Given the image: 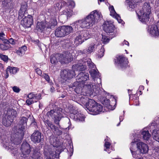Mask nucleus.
Returning a JSON list of instances; mask_svg holds the SVG:
<instances>
[{
  "label": "nucleus",
  "mask_w": 159,
  "mask_h": 159,
  "mask_svg": "<svg viewBox=\"0 0 159 159\" xmlns=\"http://www.w3.org/2000/svg\"><path fill=\"white\" fill-rule=\"evenodd\" d=\"M152 136L154 140L159 142V130H153L152 132Z\"/></svg>",
  "instance_id": "79ce46f5"
},
{
  "label": "nucleus",
  "mask_w": 159,
  "mask_h": 159,
  "mask_svg": "<svg viewBox=\"0 0 159 159\" xmlns=\"http://www.w3.org/2000/svg\"><path fill=\"white\" fill-rule=\"evenodd\" d=\"M36 71L37 73L39 75H41L42 74L41 70L39 68H37L36 69Z\"/></svg>",
  "instance_id": "680f3d73"
},
{
  "label": "nucleus",
  "mask_w": 159,
  "mask_h": 159,
  "mask_svg": "<svg viewBox=\"0 0 159 159\" xmlns=\"http://www.w3.org/2000/svg\"><path fill=\"white\" fill-rule=\"evenodd\" d=\"M69 5L70 6L72 7H74L75 4V2L72 1H70L69 2Z\"/></svg>",
  "instance_id": "052dcab7"
},
{
  "label": "nucleus",
  "mask_w": 159,
  "mask_h": 159,
  "mask_svg": "<svg viewBox=\"0 0 159 159\" xmlns=\"http://www.w3.org/2000/svg\"><path fill=\"white\" fill-rule=\"evenodd\" d=\"M95 45V43H92L89 45L88 49H87L88 53L90 54L94 50Z\"/></svg>",
  "instance_id": "49530a36"
},
{
  "label": "nucleus",
  "mask_w": 159,
  "mask_h": 159,
  "mask_svg": "<svg viewBox=\"0 0 159 159\" xmlns=\"http://www.w3.org/2000/svg\"><path fill=\"white\" fill-rule=\"evenodd\" d=\"M49 141L50 144L54 147H57L59 145V142L57 140V138L53 135L49 137Z\"/></svg>",
  "instance_id": "7c9ffc66"
},
{
  "label": "nucleus",
  "mask_w": 159,
  "mask_h": 159,
  "mask_svg": "<svg viewBox=\"0 0 159 159\" xmlns=\"http://www.w3.org/2000/svg\"><path fill=\"white\" fill-rule=\"evenodd\" d=\"M104 30L107 33H113L114 31V26L110 21H105L103 24Z\"/></svg>",
  "instance_id": "f3484780"
},
{
  "label": "nucleus",
  "mask_w": 159,
  "mask_h": 159,
  "mask_svg": "<svg viewBox=\"0 0 159 159\" xmlns=\"http://www.w3.org/2000/svg\"><path fill=\"white\" fill-rule=\"evenodd\" d=\"M8 118L11 119L13 121L14 119L16 118L17 115V112L16 110L14 109L9 108L7 112V114L5 115Z\"/></svg>",
  "instance_id": "6ab92c4d"
},
{
  "label": "nucleus",
  "mask_w": 159,
  "mask_h": 159,
  "mask_svg": "<svg viewBox=\"0 0 159 159\" xmlns=\"http://www.w3.org/2000/svg\"><path fill=\"white\" fill-rule=\"evenodd\" d=\"M104 51L105 50L104 48L102 46L100 49V52H99V55L100 57H103L104 55Z\"/></svg>",
  "instance_id": "5fc2aeb1"
},
{
  "label": "nucleus",
  "mask_w": 159,
  "mask_h": 159,
  "mask_svg": "<svg viewBox=\"0 0 159 159\" xmlns=\"http://www.w3.org/2000/svg\"><path fill=\"white\" fill-rule=\"evenodd\" d=\"M148 31L153 36H159V21L157 23L156 25H152L149 28Z\"/></svg>",
  "instance_id": "ddd939ff"
},
{
  "label": "nucleus",
  "mask_w": 159,
  "mask_h": 159,
  "mask_svg": "<svg viewBox=\"0 0 159 159\" xmlns=\"http://www.w3.org/2000/svg\"><path fill=\"white\" fill-rule=\"evenodd\" d=\"M24 16V18L21 21V24L25 28L30 27L33 22V20L32 16L30 15Z\"/></svg>",
  "instance_id": "9d476101"
},
{
  "label": "nucleus",
  "mask_w": 159,
  "mask_h": 159,
  "mask_svg": "<svg viewBox=\"0 0 159 159\" xmlns=\"http://www.w3.org/2000/svg\"><path fill=\"white\" fill-rule=\"evenodd\" d=\"M90 111L92 112L93 115H96L101 112L103 109L102 106L100 104L97 103Z\"/></svg>",
  "instance_id": "393cba45"
},
{
  "label": "nucleus",
  "mask_w": 159,
  "mask_h": 159,
  "mask_svg": "<svg viewBox=\"0 0 159 159\" xmlns=\"http://www.w3.org/2000/svg\"><path fill=\"white\" fill-rule=\"evenodd\" d=\"M29 98L26 101V103L28 105L37 102L41 99V95L40 93L34 94L33 93H30L27 96Z\"/></svg>",
  "instance_id": "1a4fd4ad"
},
{
  "label": "nucleus",
  "mask_w": 159,
  "mask_h": 159,
  "mask_svg": "<svg viewBox=\"0 0 159 159\" xmlns=\"http://www.w3.org/2000/svg\"><path fill=\"white\" fill-rule=\"evenodd\" d=\"M92 89L90 84H86L84 86L83 91L87 95H97L99 93V88L95 85H92Z\"/></svg>",
  "instance_id": "6e6552de"
},
{
  "label": "nucleus",
  "mask_w": 159,
  "mask_h": 159,
  "mask_svg": "<svg viewBox=\"0 0 159 159\" xmlns=\"http://www.w3.org/2000/svg\"><path fill=\"white\" fill-rule=\"evenodd\" d=\"M143 12H142V13ZM150 13H144L143 14L140 15H138L139 18V20L143 23H147L149 21L150 18L149 17V15Z\"/></svg>",
  "instance_id": "a878e982"
},
{
  "label": "nucleus",
  "mask_w": 159,
  "mask_h": 159,
  "mask_svg": "<svg viewBox=\"0 0 159 159\" xmlns=\"http://www.w3.org/2000/svg\"><path fill=\"white\" fill-rule=\"evenodd\" d=\"M44 155L46 159H54L55 158H58V154L55 151H50L49 152L45 151Z\"/></svg>",
  "instance_id": "b1692460"
},
{
  "label": "nucleus",
  "mask_w": 159,
  "mask_h": 159,
  "mask_svg": "<svg viewBox=\"0 0 159 159\" xmlns=\"http://www.w3.org/2000/svg\"><path fill=\"white\" fill-rule=\"evenodd\" d=\"M16 147L14 143H11V145H9L8 148L11 150H12L11 152L12 154L14 156H17L18 155V152H17V149L16 148ZM20 154H18L19 157H20ZM19 157L18 158H19Z\"/></svg>",
  "instance_id": "f704fd0d"
},
{
  "label": "nucleus",
  "mask_w": 159,
  "mask_h": 159,
  "mask_svg": "<svg viewBox=\"0 0 159 159\" xmlns=\"http://www.w3.org/2000/svg\"><path fill=\"white\" fill-rule=\"evenodd\" d=\"M137 141L134 139V141L131 143L130 150L133 157H135L136 156V152L134 151L136 148V142Z\"/></svg>",
  "instance_id": "72a5a7b5"
},
{
  "label": "nucleus",
  "mask_w": 159,
  "mask_h": 159,
  "mask_svg": "<svg viewBox=\"0 0 159 159\" xmlns=\"http://www.w3.org/2000/svg\"><path fill=\"white\" fill-rule=\"evenodd\" d=\"M75 34L76 36L75 39V43L78 45L81 44L84 41L80 31L76 32Z\"/></svg>",
  "instance_id": "cd10ccee"
},
{
  "label": "nucleus",
  "mask_w": 159,
  "mask_h": 159,
  "mask_svg": "<svg viewBox=\"0 0 159 159\" xmlns=\"http://www.w3.org/2000/svg\"><path fill=\"white\" fill-rule=\"evenodd\" d=\"M89 73L95 81L96 80H97V82H95V83L99 84L101 83V78H99L100 77L99 73L96 68L90 70L89 71Z\"/></svg>",
  "instance_id": "f8f14e48"
},
{
  "label": "nucleus",
  "mask_w": 159,
  "mask_h": 159,
  "mask_svg": "<svg viewBox=\"0 0 159 159\" xmlns=\"http://www.w3.org/2000/svg\"><path fill=\"white\" fill-rule=\"evenodd\" d=\"M62 14H61L60 16V18L65 17V20H66L68 19V17L70 16L72 14V11L71 9L68 8H66L62 11Z\"/></svg>",
  "instance_id": "4be33fe9"
},
{
  "label": "nucleus",
  "mask_w": 159,
  "mask_h": 159,
  "mask_svg": "<svg viewBox=\"0 0 159 159\" xmlns=\"http://www.w3.org/2000/svg\"><path fill=\"white\" fill-rule=\"evenodd\" d=\"M45 27L44 23L42 22H38L37 24L36 28L38 30L39 29L40 30H43Z\"/></svg>",
  "instance_id": "09e8293b"
},
{
  "label": "nucleus",
  "mask_w": 159,
  "mask_h": 159,
  "mask_svg": "<svg viewBox=\"0 0 159 159\" xmlns=\"http://www.w3.org/2000/svg\"><path fill=\"white\" fill-rule=\"evenodd\" d=\"M119 119H120V122L119 123L117 124V126H118L120 125V123L122 121V120H123V116H120V118H119Z\"/></svg>",
  "instance_id": "69168bd1"
},
{
  "label": "nucleus",
  "mask_w": 159,
  "mask_h": 159,
  "mask_svg": "<svg viewBox=\"0 0 159 159\" xmlns=\"http://www.w3.org/2000/svg\"><path fill=\"white\" fill-rule=\"evenodd\" d=\"M142 9L143 11H139L140 14H142V12L145 13H150L151 11V7L149 2H145L143 4Z\"/></svg>",
  "instance_id": "c85d7f7f"
},
{
  "label": "nucleus",
  "mask_w": 159,
  "mask_h": 159,
  "mask_svg": "<svg viewBox=\"0 0 159 159\" xmlns=\"http://www.w3.org/2000/svg\"><path fill=\"white\" fill-rule=\"evenodd\" d=\"M102 17V15L100 12L95 10L90 13L89 15L87 16L85 19L87 22L89 28L92 27L97 22L98 20Z\"/></svg>",
  "instance_id": "f03ea898"
},
{
  "label": "nucleus",
  "mask_w": 159,
  "mask_h": 159,
  "mask_svg": "<svg viewBox=\"0 0 159 159\" xmlns=\"http://www.w3.org/2000/svg\"><path fill=\"white\" fill-rule=\"evenodd\" d=\"M7 116L5 115L3 117L2 119V123L3 125L6 127H8L10 126L13 122L11 119L9 118H7Z\"/></svg>",
  "instance_id": "2f4dec72"
},
{
  "label": "nucleus",
  "mask_w": 159,
  "mask_h": 159,
  "mask_svg": "<svg viewBox=\"0 0 159 159\" xmlns=\"http://www.w3.org/2000/svg\"><path fill=\"white\" fill-rule=\"evenodd\" d=\"M84 61V65L86 66H86H87L91 69V70L96 68L94 64L92 62L90 59L88 58L85 59Z\"/></svg>",
  "instance_id": "473e14b6"
},
{
  "label": "nucleus",
  "mask_w": 159,
  "mask_h": 159,
  "mask_svg": "<svg viewBox=\"0 0 159 159\" xmlns=\"http://www.w3.org/2000/svg\"><path fill=\"white\" fill-rule=\"evenodd\" d=\"M73 70H75L81 71L86 69V66L84 65V62L83 64L81 63L76 64L72 66Z\"/></svg>",
  "instance_id": "c756f323"
},
{
  "label": "nucleus",
  "mask_w": 159,
  "mask_h": 159,
  "mask_svg": "<svg viewBox=\"0 0 159 159\" xmlns=\"http://www.w3.org/2000/svg\"><path fill=\"white\" fill-rule=\"evenodd\" d=\"M85 18L80 20H78L75 22L73 24V26L78 30L80 28L89 29V26Z\"/></svg>",
  "instance_id": "9b49d317"
},
{
  "label": "nucleus",
  "mask_w": 159,
  "mask_h": 159,
  "mask_svg": "<svg viewBox=\"0 0 159 159\" xmlns=\"http://www.w3.org/2000/svg\"><path fill=\"white\" fill-rule=\"evenodd\" d=\"M17 68L15 67L9 66L6 70V71L9 72L12 74H15L17 71Z\"/></svg>",
  "instance_id": "c03bdc74"
},
{
  "label": "nucleus",
  "mask_w": 159,
  "mask_h": 159,
  "mask_svg": "<svg viewBox=\"0 0 159 159\" xmlns=\"http://www.w3.org/2000/svg\"><path fill=\"white\" fill-rule=\"evenodd\" d=\"M27 7V5L25 2H24L21 3V7L18 13V19H21L24 16L27 15L26 12Z\"/></svg>",
  "instance_id": "4468645a"
},
{
  "label": "nucleus",
  "mask_w": 159,
  "mask_h": 159,
  "mask_svg": "<svg viewBox=\"0 0 159 159\" xmlns=\"http://www.w3.org/2000/svg\"><path fill=\"white\" fill-rule=\"evenodd\" d=\"M27 50V47L25 46H23L19 49L16 51V53L20 56H21L24 55L25 52Z\"/></svg>",
  "instance_id": "58836bf2"
},
{
  "label": "nucleus",
  "mask_w": 159,
  "mask_h": 159,
  "mask_svg": "<svg viewBox=\"0 0 159 159\" xmlns=\"http://www.w3.org/2000/svg\"><path fill=\"white\" fill-rule=\"evenodd\" d=\"M97 102L93 99H90L87 103V108L90 111L96 105Z\"/></svg>",
  "instance_id": "e433bc0d"
},
{
  "label": "nucleus",
  "mask_w": 159,
  "mask_h": 159,
  "mask_svg": "<svg viewBox=\"0 0 159 159\" xmlns=\"http://www.w3.org/2000/svg\"><path fill=\"white\" fill-rule=\"evenodd\" d=\"M57 24V22L56 17L52 18L49 22L48 27L50 29H52Z\"/></svg>",
  "instance_id": "ea45409f"
},
{
  "label": "nucleus",
  "mask_w": 159,
  "mask_h": 159,
  "mask_svg": "<svg viewBox=\"0 0 159 159\" xmlns=\"http://www.w3.org/2000/svg\"><path fill=\"white\" fill-rule=\"evenodd\" d=\"M0 57L1 59L4 61H7L8 60V57L6 55L0 54Z\"/></svg>",
  "instance_id": "864d4df0"
},
{
  "label": "nucleus",
  "mask_w": 159,
  "mask_h": 159,
  "mask_svg": "<svg viewBox=\"0 0 159 159\" xmlns=\"http://www.w3.org/2000/svg\"><path fill=\"white\" fill-rule=\"evenodd\" d=\"M63 111L62 108L58 107L51 110L47 113V116L51 117L53 120L54 123L57 125L58 127L56 126L51 121L48 120L44 121L45 125L49 127L54 134L56 135L59 136L62 134L59 122L61 119L64 117Z\"/></svg>",
  "instance_id": "f257e3e1"
},
{
  "label": "nucleus",
  "mask_w": 159,
  "mask_h": 159,
  "mask_svg": "<svg viewBox=\"0 0 159 159\" xmlns=\"http://www.w3.org/2000/svg\"><path fill=\"white\" fill-rule=\"evenodd\" d=\"M109 141L107 137V138L105 139V143L104 144L105 148L104 150L107 152L109 153L111 152V151H110L109 150L111 145V144Z\"/></svg>",
  "instance_id": "a19ab883"
},
{
  "label": "nucleus",
  "mask_w": 159,
  "mask_h": 159,
  "mask_svg": "<svg viewBox=\"0 0 159 159\" xmlns=\"http://www.w3.org/2000/svg\"><path fill=\"white\" fill-rule=\"evenodd\" d=\"M60 6H61L60 2L57 3L56 4V6L57 7V8L58 9H59V8L61 9Z\"/></svg>",
  "instance_id": "338daca9"
},
{
  "label": "nucleus",
  "mask_w": 159,
  "mask_h": 159,
  "mask_svg": "<svg viewBox=\"0 0 159 159\" xmlns=\"http://www.w3.org/2000/svg\"><path fill=\"white\" fill-rule=\"evenodd\" d=\"M60 75L63 81L65 82L71 79L75 76V74L73 70L65 69L61 71Z\"/></svg>",
  "instance_id": "0eeeda50"
},
{
  "label": "nucleus",
  "mask_w": 159,
  "mask_h": 159,
  "mask_svg": "<svg viewBox=\"0 0 159 159\" xmlns=\"http://www.w3.org/2000/svg\"><path fill=\"white\" fill-rule=\"evenodd\" d=\"M28 118L25 117H21L18 126V130L17 133L19 134V138L21 139L23 138L24 134V130L27 125Z\"/></svg>",
  "instance_id": "423d86ee"
},
{
  "label": "nucleus",
  "mask_w": 159,
  "mask_h": 159,
  "mask_svg": "<svg viewBox=\"0 0 159 159\" xmlns=\"http://www.w3.org/2000/svg\"><path fill=\"white\" fill-rule=\"evenodd\" d=\"M128 9L129 11H133L134 9L136 7L137 3L141 1L142 0H128Z\"/></svg>",
  "instance_id": "bb28decb"
},
{
  "label": "nucleus",
  "mask_w": 159,
  "mask_h": 159,
  "mask_svg": "<svg viewBox=\"0 0 159 159\" xmlns=\"http://www.w3.org/2000/svg\"><path fill=\"white\" fill-rule=\"evenodd\" d=\"M74 115V119L77 121L84 122L85 120L84 115L80 112L75 111L72 112Z\"/></svg>",
  "instance_id": "aec40b11"
},
{
  "label": "nucleus",
  "mask_w": 159,
  "mask_h": 159,
  "mask_svg": "<svg viewBox=\"0 0 159 159\" xmlns=\"http://www.w3.org/2000/svg\"><path fill=\"white\" fill-rule=\"evenodd\" d=\"M76 81L73 84H71L69 85V88H72L74 87H76L77 89L78 88H81L83 84V83H82L81 82V81L79 80H77L76 79Z\"/></svg>",
  "instance_id": "4c0bfd02"
},
{
  "label": "nucleus",
  "mask_w": 159,
  "mask_h": 159,
  "mask_svg": "<svg viewBox=\"0 0 159 159\" xmlns=\"http://www.w3.org/2000/svg\"><path fill=\"white\" fill-rule=\"evenodd\" d=\"M121 44L123 46L124 45V44H125L128 46H129V44L128 41H126L125 40H124V41Z\"/></svg>",
  "instance_id": "0e129e2a"
},
{
  "label": "nucleus",
  "mask_w": 159,
  "mask_h": 159,
  "mask_svg": "<svg viewBox=\"0 0 159 159\" xmlns=\"http://www.w3.org/2000/svg\"><path fill=\"white\" fill-rule=\"evenodd\" d=\"M136 148H138L140 152L143 154L147 153L148 150V145L143 142H139L136 143Z\"/></svg>",
  "instance_id": "2eb2a0df"
},
{
  "label": "nucleus",
  "mask_w": 159,
  "mask_h": 159,
  "mask_svg": "<svg viewBox=\"0 0 159 159\" xmlns=\"http://www.w3.org/2000/svg\"><path fill=\"white\" fill-rule=\"evenodd\" d=\"M101 35L102 37V41L103 43L106 44L109 42L110 39L108 36L102 34Z\"/></svg>",
  "instance_id": "8fccbe9b"
},
{
  "label": "nucleus",
  "mask_w": 159,
  "mask_h": 159,
  "mask_svg": "<svg viewBox=\"0 0 159 159\" xmlns=\"http://www.w3.org/2000/svg\"><path fill=\"white\" fill-rule=\"evenodd\" d=\"M41 133L38 130H35L31 136V140L34 143H38L41 141Z\"/></svg>",
  "instance_id": "dca6fc26"
},
{
  "label": "nucleus",
  "mask_w": 159,
  "mask_h": 159,
  "mask_svg": "<svg viewBox=\"0 0 159 159\" xmlns=\"http://www.w3.org/2000/svg\"><path fill=\"white\" fill-rule=\"evenodd\" d=\"M78 53L79 54H89L88 53V52L87 49H84L83 50H79L78 51Z\"/></svg>",
  "instance_id": "4d7b16f0"
},
{
  "label": "nucleus",
  "mask_w": 159,
  "mask_h": 159,
  "mask_svg": "<svg viewBox=\"0 0 159 159\" xmlns=\"http://www.w3.org/2000/svg\"><path fill=\"white\" fill-rule=\"evenodd\" d=\"M60 3L61 4V6H60V8H61L63 6H65L66 4V3L63 1H61Z\"/></svg>",
  "instance_id": "e2e57ef3"
},
{
  "label": "nucleus",
  "mask_w": 159,
  "mask_h": 159,
  "mask_svg": "<svg viewBox=\"0 0 159 159\" xmlns=\"http://www.w3.org/2000/svg\"><path fill=\"white\" fill-rule=\"evenodd\" d=\"M9 46L8 45L6 44H0V48L3 50H6L8 49Z\"/></svg>",
  "instance_id": "3c124183"
},
{
  "label": "nucleus",
  "mask_w": 159,
  "mask_h": 159,
  "mask_svg": "<svg viewBox=\"0 0 159 159\" xmlns=\"http://www.w3.org/2000/svg\"><path fill=\"white\" fill-rule=\"evenodd\" d=\"M21 150L22 154H20V157L17 159H29V155L31 152V147L29 144L26 142H23L21 144Z\"/></svg>",
  "instance_id": "39448f33"
},
{
  "label": "nucleus",
  "mask_w": 159,
  "mask_h": 159,
  "mask_svg": "<svg viewBox=\"0 0 159 159\" xmlns=\"http://www.w3.org/2000/svg\"><path fill=\"white\" fill-rule=\"evenodd\" d=\"M12 89L14 92L16 93H18L20 91L19 88L16 86H14L12 88Z\"/></svg>",
  "instance_id": "bf43d9fd"
},
{
  "label": "nucleus",
  "mask_w": 159,
  "mask_h": 159,
  "mask_svg": "<svg viewBox=\"0 0 159 159\" xmlns=\"http://www.w3.org/2000/svg\"><path fill=\"white\" fill-rule=\"evenodd\" d=\"M74 54L72 51H67L63 54H56V57L58 58V61L61 63H65L71 61L73 60Z\"/></svg>",
  "instance_id": "7ed1b4c3"
},
{
  "label": "nucleus",
  "mask_w": 159,
  "mask_h": 159,
  "mask_svg": "<svg viewBox=\"0 0 159 159\" xmlns=\"http://www.w3.org/2000/svg\"><path fill=\"white\" fill-rule=\"evenodd\" d=\"M43 76L46 80L51 85L53 84V83L52 82H50L49 76L48 75L45 73L44 74Z\"/></svg>",
  "instance_id": "603ef678"
},
{
  "label": "nucleus",
  "mask_w": 159,
  "mask_h": 159,
  "mask_svg": "<svg viewBox=\"0 0 159 159\" xmlns=\"http://www.w3.org/2000/svg\"><path fill=\"white\" fill-rule=\"evenodd\" d=\"M80 32L84 39V41L90 37L91 35L89 34L87 31H80Z\"/></svg>",
  "instance_id": "37998d69"
},
{
  "label": "nucleus",
  "mask_w": 159,
  "mask_h": 159,
  "mask_svg": "<svg viewBox=\"0 0 159 159\" xmlns=\"http://www.w3.org/2000/svg\"><path fill=\"white\" fill-rule=\"evenodd\" d=\"M141 133L144 140H148L151 136V134L148 131H143Z\"/></svg>",
  "instance_id": "a18cd8bd"
},
{
  "label": "nucleus",
  "mask_w": 159,
  "mask_h": 159,
  "mask_svg": "<svg viewBox=\"0 0 159 159\" xmlns=\"http://www.w3.org/2000/svg\"><path fill=\"white\" fill-rule=\"evenodd\" d=\"M56 57V54L53 55L51 56L50 61L52 64H56L58 61V58L57 57Z\"/></svg>",
  "instance_id": "de8ad7c7"
},
{
  "label": "nucleus",
  "mask_w": 159,
  "mask_h": 159,
  "mask_svg": "<svg viewBox=\"0 0 159 159\" xmlns=\"http://www.w3.org/2000/svg\"><path fill=\"white\" fill-rule=\"evenodd\" d=\"M72 29L73 28L70 26L63 25L56 30L55 34L57 37H64L69 34L72 31Z\"/></svg>",
  "instance_id": "20e7f679"
},
{
  "label": "nucleus",
  "mask_w": 159,
  "mask_h": 159,
  "mask_svg": "<svg viewBox=\"0 0 159 159\" xmlns=\"http://www.w3.org/2000/svg\"><path fill=\"white\" fill-rule=\"evenodd\" d=\"M5 36V34L4 33L0 32V39L2 41L5 40V42H6L5 37L4 36Z\"/></svg>",
  "instance_id": "13d9d810"
},
{
  "label": "nucleus",
  "mask_w": 159,
  "mask_h": 159,
  "mask_svg": "<svg viewBox=\"0 0 159 159\" xmlns=\"http://www.w3.org/2000/svg\"><path fill=\"white\" fill-rule=\"evenodd\" d=\"M33 151V153L32 156L33 158L34 159H43L42 155L38 150L34 149Z\"/></svg>",
  "instance_id": "c9c22d12"
},
{
  "label": "nucleus",
  "mask_w": 159,
  "mask_h": 159,
  "mask_svg": "<svg viewBox=\"0 0 159 159\" xmlns=\"http://www.w3.org/2000/svg\"><path fill=\"white\" fill-rule=\"evenodd\" d=\"M50 89V91L52 92H54L55 91L54 88L52 86L51 87Z\"/></svg>",
  "instance_id": "774afa93"
},
{
  "label": "nucleus",
  "mask_w": 159,
  "mask_h": 159,
  "mask_svg": "<svg viewBox=\"0 0 159 159\" xmlns=\"http://www.w3.org/2000/svg\"><path fill=\"white\" fill-rule=\"evenodd\" d=\"M5 41L6 43L9 42L10 44L13 45L15 44L16 43V41L12 38L8 40H6Z\"/></svg>",
  "instance_id": "6e6d98bb"
},
{
  "label": "nucleus",
  "mask_w": 159,
  "mask_h": 159,
  "mask_svg": "<svg viewBox=\"0 0 159 159\" xmlns=\"http://www.w3.org/2000/svg\"><path fill=\"white\" fill-rule=\"evenodd\" d=\"M118 61V64L122 67H125L128 64V61L127 58L123 56H119L117 58Z\"/></svg>",
  "instance_id": "5701e85b"
},
{
  "label": "nucleus",
  "mask_w": 159,
  "mask_h": 159,
  "mask_svg": "<svg viewBox=\"0 0 159 159\" xmlns=\"http://www.w3.org/2000/svg\"><path fill=\"white\" fill-rule=\"evenodd\" d=\"M109 9L110 11V15L116 18L119 23H122L123 20L120 19V16L116 13L113 7L112 6L110 7Z\"/></svg>",
  "instance_id": "412c9836"
},
{
  "label": "nucleus",
  "mask_w": 159,
  "mask_h": 159,
  "mask_svg": "<svg viewBox=\"0 0 159 159\" xmlns=\"http://www.w3.org/2000/svg\"><path fill=\"white\" fill-rule=\"evenodd\" d=\"M89 79V75L85 72H80L76 76L77 80H79L83 84L84 82Z\"/></svg>",
  "instance_id": "a211bd4d"
}]
</instances>
